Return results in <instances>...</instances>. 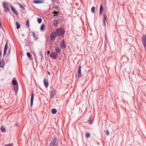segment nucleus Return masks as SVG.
<instances>
[{"label":"nucleus","mask_w":146,"mask_h":146,"mask_svg":"<svg viewBox=\"0 0 146 146\" xmlns=\"http://www.w3.org/2000/svg\"><path fill=\"white\" fill-rule=\"evenodd\" d=\"M56 31L57 33L58 36L61 37H63L64 36L65 31L64 28L60 27V28L57 29Z\"/></svg>","instance_id":"nucleus-1"},{"label":"nucleus","mask_w":146,"mask_h":146,"mask_svg":"<svg viewBox=\"0 0 146 146\" xmlns=\"http://www.w3.org/2000/svg\"><path fill=\"white\" fill-rule=\"evenodd\" d=\"M58 140L56 138H53L50 143V146H58Z\"/></svg>","instance_id":"nucleus-2"},{"label":"nucleus","mask_w":146,"mask_h":146,"mask_svg":"<svg viewBox=\"0 0 146 146\" xmlns=\"http://www.w3.org/2000/svg\"><path fill=\"white\" fill-rule=\"evenodd\" d=\"M33 42L27 40L25 42V45L26 46H28L31 50H32L33 49Z\"/></svg>","instance_id":"nucleus-3"},{"label":"nucleus","mask_w":146,"mask_h":146,"mask_svg":"<svg viewBox=\"0 0 146 146\" xmlns=\"http://www.w3.org/2000/svg\"><path fill=\"white\" fill-rule=\"evenodd\" d=\"M3 7L5 9V11L6 13L7 12H9L10 11L9 4L6 2H3Z\"/></svg>","instance_id":"nucleus-4"},{"label":"nucleus","mask_w":146,"mask_h":146,"mask_svg":"<svg viewBox=\"0 0 146 146\" xmlns=\"http://www.w3.org/2000/svg\"><path fill=\"white\" fill-rule=\"evenodd\" d=\"M57 34L55 32H53L50 35V39L51 40H54Z\"/></svg>","instance_id":"nucleus-5"},{"label":"nucleus","mask_w":146,"mask_h":146,"mask_svg":"<svg viewBox=\"0 0 146 146\" xmlns=\"http://www.w3.org/2000/svg\"><path fill=\"white\" fill-rule=\"evenodd\" d=\"M104 17L103 20V24L105 27H106V22H107V17L106 13H103Z\"/></svg>","instance_id":"nucleus-6"},{"label":"nucleus","mask_w":146,"mask_h":146,"mask_svg":"<svg viewBox=\"0 0 146 146\" xmlns=\"http://www.w3.org/2000/svg\"><path fill=\"white\" fill-rule=\"evenodd\" d=\"M81 66L80 65H79L78 66V68L77 77L78 78H79L81 77Z\"/></svg>","instance_id":"nucleus-7"},{"label":"nucleus","mask_w":146,"mask_h":146,"mask_svg":"<svg viewBox=\"0 0 146 146\" xmlns=\"http://www.w3.org/2000/svg\"><path fill=\"white\" fill-rule=\"evenodd\" d=\"M58 54L55 52H52L50 55V56L53 59H56L57 58V56Z\"/></svg>","instance_id":"nucleus-8"},{"label":"nucleus","mask_w":146,"mask_h":146,"mask_svg":"<svg viewBox=\"0 0 146 146\" xmlns=\"http://www.w3.org/2000/svg\"><path fill=\"white\" fill-rule=\"evenodd\" d=\"M142 42L143 43L144 47L145 48L146 47V36L144 35L142 38Z\"/></svg>","instance_id":"nucleus-9"},{"label":"nucleus","mask_w":146,"mask_h":146,"mask_svg":"<svg viewBox=\"0 0 146 146\" xmlns=\"http://www.w3.org/2000/svg\"><path fill=\"white\" fill-rule=\"evenodd\" d=\"M60 46L62 49H65L66 48V45L64 41L63 40L60 43Z\"/></svg>","instance_id":"nucleus-10"},{"label":"nucleus","mask_w":146,"mask_h":146,"mask_svg":"<svg viewBox=\"0 0 146 146\" xmlns=\"http://www.w3.org/2000/svg\"><path fill=\"white\" fill-rule=\"evenodd\" d=\"M10 7L11 8V9L12 11H13V13L15 15H18V13L16 11V10L15 8H14V7L13 6H12V5H11L10 6Z\"/></svg>","instance_id":"nucleus-11"},{"label":"nucleus","mask_w":146,"mask_h":146,"mask_svg":"<svg viewBox=\"0 0 146 146\" xmlns=\"http://www.w3.org/2000/svg\"><path fill=\"white\" fill-rule=\"evenodd\" d=\"M34 97V94L33 93L31 95V98L30 106L31 107V108L32 107L33 104Z\"/></svg>","instance_id":"nucleus-12"},{"label":"nucleus","mask_w":146,"mask_h":146,"mask_svg":"<svg viewBox=\"0 0 146 146\" xmlns=\"http://www.w3.org/2000/svg\"><path fill=\"white\" fill-rule=\"evenodd\" d=\"M5 64V62L3 59L1 61L0 60V67L1 68H3L4 67Z\"/></svg>","instance_id":"nucleus-13"},{"label":"nucleus","mask_w":146,"mask_h":146,"mask_svg":"<svg viewBox=\"0 0 146 146\" xmlns=\"http://www.w3.org/2000/svg\"><path fill=\"white\" fill-rule=\"evenodd\" d=\"M104 11L103 7V6L102 5H101L100 6V12H99V15L100 16L102 15V14L103 12Z\"/></svg>","instance_id":"nucleus-14"},{"label":"nucleus","mask_w":146,"mask_h":146,"mask_svg":"<svg viewBox=\"0 0 146 146\" xmlns=\"http://www.w3.org/2000/svg\"><path fill=\"white\" fill-rule=\"evenodd\" d=\"M8 45L7 43V42L6 43L4 49V52H3V55H5L7 51L8 48Z\"/></svg>","instance_id":"nucleus-15"},{"label":"nucleus","mask_w":146,"mask_h":146,"mask_svg":"<svg viewBox=\"0 0 146 146\" xmlns=\"http://www.w3.org/2000/svg\"><path fill=\"white\" fill-rule=\"evenodd\" d=\"M56 91L55 90H53L50 96L51 98H53L54 96V95L56 94Z\"/></svg>","instance_id":"nucleus-16"},{"label":"nucleus","mask_w":146,"mask_h":146,"mask_svg":"<svg viewBox=\"0 0 146 146\" xmlns=\"http://www.w3.org/2000/svg\"><path fill=\"white\" fill-rule=\"evenodd\" d=\"M34 3L35 4L41 3H43V1L41 0H35L33 1Z\"/></svg>","instance_id":"nucleus-17"},{"label":"nucleus","mask_w":146,"mask_h":146,"mask_svg":"<svg viewBox=\"0 0 146 146\" xmlns=\"http://www.w3.org/2000/svg\"><path fill=\"white\" fill-rule=\"evenodd\" d=\"M54 25L56 27H57L58 23V21L56 20H54L52 22Z\"/></svg>","instance_id":"nucleus-18"},{"label":"nucleus","mask_w":146,"mask_h":146,"mask_svg":"<svg viewBox=\"0 0 146 146\" xmlns=\"http://www.w3.org/2000/svg\"><path fill=\"white\" fill-rule=\"evenodd\" d=\"M18 85H17V86H16L13 87V90L16 95L18 91Z\"/></svg>","instance_id":"nucleus-19"},{"label":"nucleus","mask_w":146,"mask_h":146,"mask_svg":"<svg viewBox=\"0 0 146 146\" xmlns=\"http://www.w3.org/2000/svg\"><path fill=\"white\" fill-rule=\"evenodd\" d=\"M44 84L46 88L48 87V82H46L45 80V79H44Z\"/></svg>","instance_id":"nucleus-20"},{"label":"nucleus","mask_w":146,"mask_h":146,"mask_svg":"<svg viewBox=\"0 0 146 146\" xmlns=\"http://www.w3.org/2000/svg\"><path fill=\"white\" fill-rule=\"evenodd\" d=\"M12 83L13 85H16L18 83L16 80L13 79L12 80Z\"/></svg>","instance_id":"nucleus-21"},{"label":"nucleus","mask_w":146,"mask_h":146,"mask_svg":"<svg viewBox=\"0 0 146 146\" xmlns=\"http://www.w3.org/2000/svg\"><path fill=\"white\" fill-rule=\"evenodd\" d=\"M33 38L35 40H36L38 39V38L37 37V36L34 32L33 33Z\"/></svg>","instance_id":"nucleus-22"},{"label":"nucleus","mask_w":146,"mask_h":146,"mask_svg":"<svg viewBox=\"0 0 146 146\" xmlns=\"http://www.w3.org/2000/svg\"><path fill=\"white\" fill-rule=\"evenodd\" d=\"M55 50L57 53H59L61 52V50L60 48L59 47H56L55 49Z\"/></svg>","instance_id":"nucleus-23"},{"label":"nucleus","mask_w":146,"mask_h":146,"mask_svg":"<svg viewBox=\"0 0 146 146\" xmlns=\"http://www.w3.org/2000/svg\"><path fill=\"white\" fill-rule=\"evenodd\" d=\"M88 122L90 124H92L93 123V121L92 119V117L91 116L88 120Z\"/></svg>","instance_id":"nucleus-24"},{"label":"nucleus","mask_w":146,"mask_h":146,"mask_svg":"<svg viewBox=\"0 0 146 146\" xmlns=\"http://www.w3.org/2000/svg\"><path fill=\"white\" fill-rule=\"evenodd\" d=\"M16 25L17 29H19L21 27V25L19 22H16Z\"/></svg>","instance_id":"nucleus-25"},{"label":"nucleus","mask_w":146,"mask_h":146,"mask_svg":"<svg viewBox=\"0 0 146 146\" xmlns=\"http://www.w3.org/2000/svg\"><path fill=\"white\" fill-rule=\"evenodd\" d=\"M57 112V111L55 109L53 108L51 112L52 114H55Z\"/></svg>","instance_id":"nucleus-26"},{"label":"nucleus","mask_w":146,"mask_h":146,"mask_svg":"<svg viewBox=\"0 0 146 146\" xmlns=\"http://www.w3.org/2000/svg\"><path fill=\"white\" fill-rule=\"evenodd\" d=\"M1 131L3 132H5L6 131L5 128L4 127H1Z\"/></svg>","instance_id":"nucleus-27"},{"label":"nucleus","mask_w":146,"mask_h":146,"mask_svg":"<svg viewBox=\"0 0 146 146\" xmlns=\"http://www.w3.org/2000/svg\"><path fill=\"white\" fill-rule=\"evenodd\" d=\"M45 26V25L44 24H42V25L40 27V30L41 31H43L44 30V27Z\"/></svg>","instance_id":"nucleus-28"},{"label":"nucleus","mask_w":146,"mask_h":146,"mask_svg":"<svg viewBox=\"0 0 146 146\" xmlns=\"http://www.w3.org/2000/svg\"><path fill=\"white\" fill-rule=\"evenodd\" d=\"M90 136V134L89 133H86L85 134V137L86 138H89Z\"/></svg>","instance_id":"nucleus-29"},{"label":"nucleus","mask_w":146,"mask_h":146,"mask_svg":"<svg viewBox=\"0 0 146 146\" xmlns=\"http://www.w3.org/2000/svg\"><path fill=\"white\" fill-rule=\"evenodd\" d=\"M42 21V20L41 18H37V21L39 24L41 23Z\"/></svg>","instance_id":"nucleus-30"},{"label":"nucleus","mask_w":146,"mask_h":146,"mask_svg":"<svg viewBox=\"0 0 146 146\" xmlns=\"http://www.w3.org/2000/svg\"><path fill=\"white\" fill-rule=\"evenodd\" d=\"M26 26L28 27H29V20H27L26 21Z\"/></svg>","instance_id":"nucleus-31"},{"label":"nucleus","mask_w":146,"mask_h":146,"mask_svg":"<svg viewBox=\"0 0 146 146\" xmlns=\"http://www.w3.org/2000/svg\"><path fill=\"white\" fill-rule=\"evenodd\" d=\"M95 7H93L91 8V11L93 13H94L95 12Z\"/></svg>","instance_id":"nucleus-32"},{"label":"nucleus","mask_w":146,"mask_h":146,"mask_svg":"<svg viewBox=\"0 0 146 146\" xmlns=\"http://www.w3.org/2000/svg\"><path fill=\"white\" fill-rule=\"evenodd\" d=\"M19 5L21 7L22 9L23 10H25V7L24 6H23L20 3H18Z\"/></svg>","instance_id":"nucleus-33"},{"label":"nucleus","mask_w":146,"mask_h":146,"mask_svg":"<svg viewBox=\"0 0 146 146\" xmlns=\"http://www.w3.org/2000/svg\"><path fill=\"white\" fill-rule=\"evenodd\" d=\"M53 7L54 8H55L56 9H57L58 8V7L54 3L53 5Z\"/></svg>","instance_id":"nucleus-34"},{"label":"nucleus","mask_w":146,"mask_h":146,"mask_svg":"<svg viewBox=\"0 0 146 146\" xmlns=\"http://www.w3.org/2000/svg\"><path fill=\"white\" fill-rule=\"evenodd\" d=\"M58 13H59V12L56 11H54L52 13V14H54V16H56V15H57Z\"/></svg>","instance_id":"nucleus-35"},{"label":"nucleus","mask_w":146,"mask_h":146,"mask_svg":"<svg viewBox=\"0 0 146 146\" xmlns=\"http://www.w3.org/2000/svg\"><path fill=\"white\" fill-rule=\"evenodd\" d=\"M27 55L28 57H31V55L29 52H27Z\"/></svg>","instance_id":"nucleus-36"},{"label":"nucleus","mask_w":146,"mask_h":146,"mask_svg":"<svg viewBox=\"0 0 146 146\" xmlns=\"http://www.w3.org/2000/svg\"><path fill=\"white\" fill-rule=\"evenodd\" d=\"M13 143H11L10 144H5V146H13Z\"/></svg>","instance_id":"nucleus-37"},{"label":"nucleus","mask_w":146,"mask_h":146,"mask_svg":"<svg viewBox=\"0 0 146 146\" xmlns=\"http://www.w3.org/2000/svg\"><path fill=\"white\" fill-rule=\"evenodd\" d=\"M40 55L41 56V59H42L43 58L42 55V51L40 52Z\"/></svg>","instance_id":"nucleus-38"},{"label":"nucleus","mask_w":146,"mask_h":146,"mask_svg":"<svg viewBox=\"0 0 146 146\" xmlns=\"http://www.w3.org/2000/svg\"><path fill=\"white\" fill-rule=\"evenodd\" d=\"M106 135H109L110 133H109V131H108V130H106Z\"/></svg>","instance_id":"nucleus-39"},{"label":"nucleus","mask_w":146,"mask_h":146,"mask_svg":"<svg viewBox=\"0 0 146 146\" xmlns=\"http://www.w3.org/2000/svg\"><path fill=\"white\" fill-rule=\"evenodd\" d=\"M47 73L49 75H50V72L48 71H47Z\"/></svg>","instance_id":"nucleus-40"},{"label":"nucleus","mask_w":146,"mask_h":146,"mask_svg":"<svg viewBox=\"0 0 146 146\" xmlns=\"http://www.w3.org/2000/svg\"><path fill=\"white\" fill-rule=\"evenodd\" d=\"M47 53L48 54H49L50 53V51L48 50L47 51Z\"/></svg>","instance_id":"nucleus-41"},{"label":"nucleus","mask_w":146,"mask_h":146,"mask_svg":"<svg viewBox=\"0 0 146 146\" xmlns=\"http://www.w3.org/2000/svg\"><path fill=\"white\" fill-rule=\"evenodd\" d=\"M2 26L1 24V21H0V28L2 27Z\"/></svg>","instance_id":"nucleus-42"},{"label":"nucleus","mask_w":146,"mask_h":146,"mask_svg":"<svg viewBox=\"0 0 146 146\" xmlns=\"http://www.w3.org/2000/svg\"><path fill=\"white\" fill-rule=\"evenodd\" d=\"M22 35V36H23V37L24 36H25V35H24V34H22V35Z\"/></svg>","instance_id":"nucleus-43"},{"label":"nucleus","mask_w":146,"mask_h":146,"mask_svg":"<svg viewBox=\"0 0 146 146\" xmlns=\"http://www.w3.org/2000/svg\"><path fill=\"white\" fill-rule=\"evenodd\" d=\"M15 126L16 127H17V123H16L15 124Z\"/></svg>","instance_id":"nucleus-44"}]
</instances>
